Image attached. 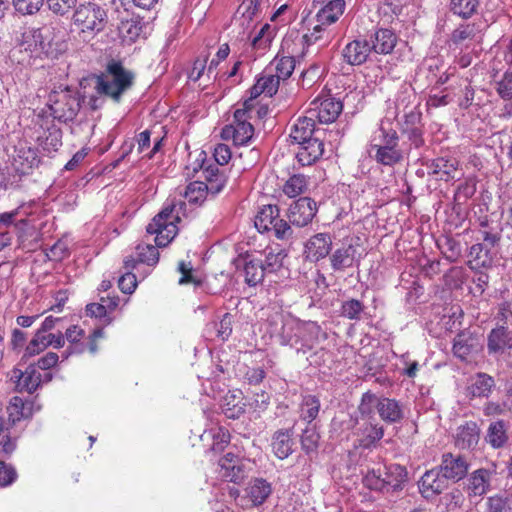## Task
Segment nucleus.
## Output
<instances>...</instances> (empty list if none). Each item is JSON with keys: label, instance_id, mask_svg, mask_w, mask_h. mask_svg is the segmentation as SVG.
I'll return each mask as SVG.
<instances>
[{"label": "nucleus", "instance_id": "obj_1", "mask_svg": "<svg viewBox=\"0 0 512 512\" xmlns=\"http://www.w3.org/2000/svg\"><path fill=\"white\" fill-rule=\"evenodd\" d=\"M186 206L182 200H167L163 209L147 225L146 231L155 234V243L158 247L167 246L177 235L176 223L180 221V213Z\"/></svg>", "mask_w": 512, "mask_h": 512}, {"label": "nucleus", "instance_id": "obj_2", "mask_svg": "<svg viewBox=\"0 0 512 512\" xmlns=\"http://www.w3.org/2000/svg\"><path fill=\"white\" fill-rule=\"evenodd\" d=\"M374 408L380 419L386 424L401 423L406 417L403 403L394 398L378 397L376 394L368 391L362 395L358 412L361 415H374Z\"/></svg>", "mask_w": 512, "mask_h": 512}, {"label": "nucleus", "instance_id": "obj_3", "mask_svg": "<svg viewBox=\"0 0 512 512\" xmlns=\"http://www.w3.org/2000/svg\"><path fill=\"white\" fill-rule=\"evenodd\" d=\"M133 74L124 69L120 61L110 60L106 66V74L96 77V90L99 94L110 96L119 101L122 94L131 87Z\"/></svg>", "mask_w": 512, "mask_h": 512}, {"label": "nucleus", "instance_id": "obj_4", "mask_svg": "<svg viewBox=\"0 0 512 512\" xmlns=\"http://www.w3.org/2000/svg\"><path fill=\"white\" fill-rule=\"evenodd\" d=\"M204 181L190 183L185 191V197L190 203L201 204L207 195L220 193L226 185L227 177L216 165H210L204 169Z\"/></svg>", "mask_w": 512, "mask_h": 512}, {"label": "nucleus", "instance_id": "obj_5", "mask_svg": "<svg viewBox=\"0 0 512 512\" xmlns=\"http://www.w3.org/2000/svg\"><path fill=\"white\" fill-rule=\"evenodd\" d=\"M48 106L54 119L67 123L74 120L81 108V97L75 90L65 87L49 95Z\"/></svg>", "mask_w": 512, "mask_h": 512}, {"label": "nucleus", "instance_id": "obj_6", "mask_svg": "<svg viewBox=\"0 0 512 512\" xmlns=\"http://www.w3.org/2000/svg\"><path fill=\"white\" fill-rule=\"evenodd\" d=\"M19 44L25 51L37 55L43 53L51 58H57L67 50L63 34H22Z\"/></svg>", "mask_w": 512, "mask_h": 512}, {"label": "nucleus", "instance_id": "obj_7", "mask_svg": "<svg viewBox=\"0 0 512 512\" xmlns=\"http://www.w3.org/2000/svg\"><path fill=\"white\" fill-rule=\"evenodd\" d=\"M255 227L261 233L271 232L279 240H290L293 229L290 224L279 217V208L276 205H265L255 217Z\"/></svg>", "mask_w": 512, "mask_h": 512}, {"label": "nucleus", "instance_id": "obj_8", "mask_svg": "<svg viewBox=\"0 0 512 512\" xmlns=\"http://www.w3.org/2000/svg\"><path fill=\"white\" fill-rule=\"evenodd\" d=\"M106 20V11L95 3L79 5L72 16L73 24L81 32H101L105 28Z\"/></svg>", "mask_w": 512, "mask_h": 512}, {"label": "nucleus", "instance_id": "obj_9", "mask_svg": "<svg viewBox=\"0 0 512 512\" xmlns=\"http://www.w3.org/2000/svg\"><path fill=\"white\" fill-rule=\"evenodd\" d=\"M487 352L512 368V331L503 325L493 328L487 335Z\"/></svg>", "mask_w": 512, "mask_h": 512}, {"label": "nucleus", "instance_id": "obj_10", "mask_svg": "<svg viewBox=\"0 0 512 512\" xmlns=\"http://www.w3.org/2000/svg\"><path fill=\"white\" fill-rule=\"evenodd\" d=\"M261 19V9L253 0H243L235 13L234 25L242 32H269L270 24H261Z\"/></svg>", "mask_w": 512, "mask_h": 512}, {"label": "nucleus", "instance_id": "obj_11", "mask_svg": "<svg viewBox=\"0 0 512 512\" xmlns=\"http://www.w3.org/2000/svg\"><path fill=\"white\" fill-rule=\"evenodd\" d=\"M355 436L358 447L372 449L384 436V427L379 424L374 415H361L355 422Z\"/></svg>", "mask_w": 512, "mask_h": 512}, {"label": "nucleus", "instance_id": "obj_12", "mask_svg": "<svg viewBox=\"0 0 512 512\" xmlns=\"http://www.w3.org/2000/svg\"><path fill=\"white\" fill-rule=\"evenodd\" d=\"M450 481L437 467L426 471L418 482L419 492L425 499H432L448 489Z\"/></svg>", "mask_w": 512, "mask_h": 512}, {"label": "nucleus", "instance_id": "obj_13", "mask_svg": "<svg viewBox=\"0 0 512 512\" xmlns=\"http://www.w3.org/2000/svg\"><path fill=\"white\" fill-rule=\"evenodd\" d=\"M424 166L428 169L429 175H433L437 180L445 182L455 179L459 173V161L449 155L426 160Z\"/></svg>", "mask_w": 512, "mask_h": 512}, {"label": "nucleus", "instance_id": "obj_14", "mask_svg": "<svg viewBox=\"0 0 512 512\" xmlns=\"http://www.w3.org/2000/svg\"><path fill=\"white\" fill-rule=\"evenodd\" d=\"M342 109L341 101L333 97H324L312 101L308 113L313 119L317 118L320 123H332L338 118Z\"/></svg>", "mask_w": 512, "mask_h": 512}, {"label": "nucleus", "instance_id": "obj_15", "mask_svg": "<svg viewBox=\"0 0 512 512\" xmlns=\"http://www.w3.org/2000/svg\"><path fill=\"white\" fill-rule=\"evenodd\" d=\"M10 380L15 384L17 392L34 393L42 382L41 373L36 369L35 364H29L27 368L22 371L21 369L14 368L9 373Z\"/></svg>", "mask_w": 512, "mask_h": 512}, {"label": "nucleus", "instance_id": "obj_16", "mask_svg": "<svg viewBox=\"0 0 512 512\" xmlns=\"http://www.w3.org/2000/svg\"><path fill=\"white\" fill-rule=\"evenodd\" d=\"M317 213L316 202L310 197H301L288 209L289 222L297 227L307 226Z\"/></svg>", "mask_w": 512, "mask_h": 512}, {"label": "nucleus", "instance_id": "obj_17", "mask_svg": "<svg viewBox=\"0 0 512 512\" xmlns=\"http://www.w3.org/2000/svg\"><path fill=\"white\" fill-rule=\"evenodd\" d=\"M332 250V237L329 233H317L310 237L304 246L307 261L317 263L330 255Z\"/></svg>", "mask_w": 512, "mask_h": 512}, {"label": "nucleus", "instance_id": "obj_18", "mask_svg": "<svg viewBox=\"0 0 512 512\" xmlns=\"http://www.w3.org/2000/svg\"><path fill=\"white\" fill-rule=\"evenodd\" d=\"M468 467L469 464L464 456L445 453L442 455L441 464L437 468L449 481L457 482L466 476Z\"/></svg>", "mask_w": 512, "mask_h": 512}, {"label": "nucleus", "instance_id": "obj_19", "mask_svg": "<svg viewBox=\"0 0 512 512\" xmlns=\"http://www.w3.org/2000/svg\"><path fill=\"white\" fill-rule=\"evenodd\" d=\"M331 268L334 272H343L358 265L357 248L352 244H342L329 256Z\"/></svg>", "mask_w": 512, "mask_h": 512}, {"label": "nucleus", "instance_id": "obj_20", "mask_svg": "<svg viewBox=\"0 0 512 512\" xmlns=\"http://www.w3.org/2000/svg\"><path fill=\"white\" fill-rule=\"evenodd\" d=\"M18 248L24 251H34L38 247L39 235L34 224L27 218L18 220L15 223Z\"/></svg>", "mask_w": 512, "mask_h": 512}, {"label": "nucleus", "instance_id": "obj_21", "mask_svg": "<svg viewBox=\"0 0 512 512\" xmlns=\"http://www.w3.org/2000/svg\"><path fill=\"white\" fill-rule=\"evenodd\" d=\"M479 338L469 330L459 332L453 341V354L460 360H466L472 353L479 350Z\"/></svg>", "mask_w": 512, "mask_h": 512}, {"label": "nucleus", "instance_id": "obj_22", "mask_svg": "<svg viewBox=\"0 0 512 512\" xmlns=\"http://www.w3.org/2000/svg\"><path fill=\"white\" fill-rule=\"evenodd\" d=\"M324 153V143L316 135L312 139L301 143L296 158L302 166H309L319 160Z\"/></svg>", "mask_w": 512, "mask_h": 512}, {"label": "nucleus", "instance_id": "obj_23", "mask_svg": "<svg viewBox=\"0 0 512 512\" xmlns=\"http://www.w3.org/2000/svg\"><path fill=\"white\" fill-rule=\"evenodd\" d=\"M372 46L366 38H358L346 45L343 50L345 60L351 65H360L367 60Z\"/></svg>", "mask_w": 512, "mask_h": 512}, {"label": "nucleus", "instance_id": "obj_24", "mask_svg": "<svg viewBox=\"0 0 512 512\" xmlns=\"http://www.w3.org/2000/svg\"><path fill=\"white\" fill-rule=\"evenodd\" d=\"M316 135L314 119L311 116H305L297 119L291 128L289 138L291 143L301 145Z\"/></svg>", "mask_w": 512, "mask_h": 512}, {"label": "nucleus", "instance_id": "obj_25", "mask_svg": "<svg viewBox=\"0 0 512 512\" xmlns=\"http://www.w3.org/2000/svg\"><path fill=\"white\" fill-rule=\"evenodd\" d=\"M272 449L277 458L283 460L289 457L294 451V440L292 429L277 430L272 437Z\"/></svg>", "mask_w": 512, "mask_h": 512}, {"label": "nucleus", "instance_id": "obj_26", "mask_svg": "<svg viewBox=\"0 0 512 512\" xmlns=\"http://www.w3.org/2000/svg\"><path fill=\"white\" fill-rule=\"evenodd\" d=\"M406 478L407 471L399 464L385 466L382 470V479L387 486V493L402 490Z\"/></svg>", "mask_w": 512, "mask_h": 512}, {"label": "nucleus", "instance_id": "obj_27", "mask_svg": "<svg viewBox=\"0 0 512 512\" xmlns=\"http://www.w3.org/2000/svg\"><path fill=\"white\" fill-rule=\"evenodd\" d=\"M254 134V127L249 122H241L237 124L227 125L223 128L222 135L224 138H232L234 144H247Z\"/></svg>", "mask_w": 512, "mask_h": 512}, {"label": "nucleus", "instance_id": "obj_28", "mask_svg": "<svg viewBox=\"0 0 512 512\" xmlns=\"http://www.w3.org/2000/svg\"><path fill=\"white\" fill-rule=\"evenodd\" d=\"M344 8L345 2H339V0L329 1L328 4L317 13V21L319 24L315 26L314 32H320L322 25L335 23L343 14Z\"/></svg>", "mask_w": 512, "mask_h": 512}, {"label": "nucleus", "instance_id": "obj_29", "mask_svg": "<svg viewBox=\"0 0 512 512\" xmlns=\"http://www.w3.org/2000/svg\"><path fill=\"white\" fill-rule=\"evenodd\" d=\"M302 339L300 334L296 332V319H286L280 331V341L282 345L290 346L296 352L304 354V347H302Z\"/></svg>", "mask_w": 512, "mask_h": 512}, {"label": "nucleus", "instance_id": "obj_30", "mask_svg": "<svg viewBox=\"0 0 512 512\" xmlns=\"http://www.w3.org/2000/svg\"><path fill=\"white\" fill-rule=\"evenodd\" d=\"M247 495L253 505L263 504L272 493L271 484L263 478H255L249 482L246 488Z\"/></svg>", "mask_w": 512, "mask_h": 512}, {"label": "nucleus", "instance_id": "obj_31", "mask_svg": "<svg viewBox=\"0 0 512 512\" xmlns=\"http://www.w3.org/2000/svg\"><path fill=\"white\" fill-rule=\"evenodd\" d=\"M508 422L502 419L491 422L487 434L486 441L494 448H502L508 441Z\"/></svg>", "mask_w": 512, "mask_h": 512}, {"label": "nucleus", "instance_id": "obj_32", "mask_svg": "<svg viewBox=\"0 0 512 512\" xmlns=\"http://www.w3.org/2000/svg\"><path fill=\"white\" fill-rule=\"evenodd\" d=\"M296 332L300 334L304 354H306L314 347L315 343H317L320 327L316 323L301 322L296 319Z\"/></svg>", "mask_w": 512, "mask_h": 512}, {"label": "nucleus", "instance_id": "obj_33", "mask_svg": "<svg viewBox=\"0 0 512 512\" xmlns=\"http://www.w3.org/2000/svg\"><path fill=\"white\" fill-rule=\"evenodd\" d=\"M84 334V330L77 325L67 328L64 339L70 342V346L62 354L64 359H67L71 354H81L86 351V344L81 342Z\"/></svg>", "mask_w": 512, "mask_h": 512}, {"label": "nucleus", "instance_id": "obj_34", "mask_svg": "<svg viewBox=\"0 0 512 512\" xmlns=\"http://www.w3.org/2000/svg\"><path fill=\"white\" fill-rule=\"evenodd\" d=\"M17 170L23 174L29 172V170L37 167L40 163L37 150L31 147H20L17 150V155L14 159Z\"/></svg>", "mask_w": 512, "mask_h": 512}, {"label": "nucleus", "instance_id": "obj_35", "mask_svg": "<svg viewBox=\"0 0 512 512\" xmlns=\"http://www.w3.org/2000/svg\"><path fill=\"white\" fill-rule=\"evenodd\" d=\"M491 473L486 469H478L474 471L468 481L469 495L483 496L487 493L490 486Z\"/></svg>", "mask_w": 512, "mask_h": 512}, {"label": "nucleus", "instance_id": "obj_36", "mask_svg": "<svg viewBox=\"0 0 512 512\" xmlns=\"http://www.w3.org/2000/svg\"><path fill=\"white\" fill-rule=\"evenodd\" d=\"M8 411L13 423L30 418L33 415V402L14 396L10 400Z\"/></svg>", "mask_w": 512, "mask_h": 512}, {"label": "nucleus", "instance_id": "obj_37", "mask_svg": "<svg viewBox=\"0 0 512 512\" xmlns=\"http://www.w3.org/2000/svg\"><path fill=\"white\" fill-rule=\"evenodd\" d=\"M479 441V428L475 422H467L459 427L456 443L462 449H469L477 445Z\"/></svg>", "mask_w": 512, "mask_h": 512}, {"label": "nucleus", "instance_id": "obj_38", "mask_svg": "<svg viewBox=\"0 0 512 512\" xmlns=\"http://www.w3.org/2000/svg\"><path fill=\"white\" fill-rule=\"evenodd\" d=\"M375 151L374 159L377 163L385 166H394L403 159V154L398 147H371L370 153Z\"/></svg>", "mask_w": 512, "mask_h": 512}, {"label": "nucleus", "instance_id": "obj_39", "mask_svg": "<svg viewBox=\"0 0 512 512\" xmlns=\"http://www.w3.org/2000/svg\"><path fill=\"white\" fill-rule=\"evenodd\" d=\"M320 408L321 403L316 395H304L300 404V419L311 424L318 417Z\"/></svg>", "mask_w": 512, "mask_h": 512}, {"label": "nucleus", "instance_id": "obj_40", "mask_svg": "<svg viewBox=\"0 0 512 512\" xmlns=\"http://www.w3.org/2000/svg\"><path fill=\"white\" fill-rule=\"evenodd\" d=\"M494 386L493 377L486 373H478L468 390L472 397H488Z\"/></svg>", "mask_w": 512, "mask_h": 512}, {"label": "nucleus", "instance_id": "obj_41", "mask_svg": "<svg viewBox=\"0 0 512 512\" xmlns=\"http://www.w3.org/2000/svg\"><path fill=\"white\" fill-rule=\"evenodd\" d=\"M245 282L249 286H256L261 283L267 274L262 266V260L259 259H248L245 260L244 265Z\"/></svg>", "mask_w": 512, "mask_h": 512}, {"label": "nucleus", "instance_id": "obj_42", "mask_svg": "<svg viewBox=\"0 0 512 512\" xmlns=\"http://www.w3.org/2000/svg\"><path fill=\"white\" fill-rule=\"evenodd\" d=\"M40 146L43 150L47 152H55L62 145V131L55 125L49 127L43 134V136L39 137Z\"/></svg>", "mask_w": 512, "mask_h": 512}, {"label": "nucleus", "instance_id": "obj_43", "mask_svg": "<svg viewBox=\"0 0 512 512\" xmlns=\"http://www.w3.org/2000/svg\"><path fill=\"white\" fill-rule=\"evenodd\" d=\"M372 50L378 54L390 53L397 42L396 34H370Z\"/></svg>", "mask_w": 512, "mask_h": 512}, {"label": "nucleus", "instance_id": "obj_44", "mask_svg": "<svg viewBox=\"0 0 512 512\" xmlns=\"http://www.w3.org/2000/svg\"><path fill=\"white\" fill-rule=\"evenodd\" d=\"M272 67H274L275 70V74H273L275 77L279 80H287L295 69L294 56H277L270 64V68Z\"/></svg>", "mask_w": 512, "mask_h": 512}, {"label": "nucleus", "instance_id": "obj_45", "mask_svg": "<svg viewBox=\"0 0 512 512\" xmlns=\"http://www.w3.org/2000/svg\"><path fill=\"white\" fill-rule=\"evenodd\" d=\"M399 137L397 132L392 129H385L381 126L376 132L372 139L371 147H398Z\"/></svg>", "mask_w": 512, "mask_h": 512}, {"label": "nucleus", "instance_id": "obj_46", "mask_svg": "<svg viewBox=\"0 0 512 512\" xmlns=\"http://www.w3.org/2000/svg\"><path fill=\"white\" fill-rule=\"evenodd\" d=\"M365 305L362 301L354 298L342 302L340 316L349 320L359 321L364 313Z\"/></svg>", "mask_w": 512, "mask_h": 512}, {"label": "nucleus", "instance_id": "obj_47", "mask_svg": "<svg viewBox=\"0 0 512 512\" xmlns=\"http://www.w3.org/2000/svg\"><path fill=\"white\" fill-rule=\"evenodd\" d=\"M478 5V0H450V10L464 19L471 17Z\"/></svg>", "mask_w": 512, "mask_h": 512}, {"label": "nucleus", "instance_id": "obj_48", "mask_svg": "<svg viewBox=\"0 0 512 512\" xmlns=\"http://www.w3.org/2000/svg\"><path fill=\"white\" fill-rule=\"evenodd\" d=\"M287 256L284 250L279 249L277 252L272 249L265 254V260L262 266L267 274L279 271L283 266V260Z\"/></svg>", "mask_w": 512, "mask_h": 512}, {"label": "nucleus", "instance_id": "obj_49", "mask_svg": "<svg viewBox=\"0 0 512 512\" xmlns=\"http://www.w3.org/2000/svg\"><path fill=\"white\" fill-rule=\"evenodd\" d=\"M307 188V179L304 175L296 174L291 176L283 187V192L290 198L302 194Z\"/></svg>", "mask_w": 512, "mask_h": 512}, {"label": "nucleus", "instance_id": "obj_50", "mask_svg": "<svg viewBox=\"0 0 512 512\" xmlns=\"http://www.w3.org/2000/svg\"><path fill=\"white\" fill-rule=\"evenodd\" d=\"M135 250L140 263L155 265L159 260V252L152 244H138Z\"/></svg>", "mask_w": 512, "mask_h": 512}, {"label": "nucleus", "instance_id": "obj_51", "mask_svg": "<svg viewBox=\"0 0 512 512\" xmlns=\"http://www.w3.org/2000/svg\"><path fill=\"white\" fill-rule=\"evenodd\" d=\"M319 439L320 436L314 427H306L300 438L302 450L306 454L315 452L318 448Z\"/></svg>", "mask_w": 512, "mask_h": 512}, {"label": "nucleus", "instance_id": "obj_52", "mask_svg": "<svg viewBox=\"0 0 512 512\" xmlns=\"http://www.w3.org/2000/svg\"><path fill=\"white\" fill-rule=\"evenodd\" d=\"M364 485L370 490L387 493V486L382 479V469H372L367 472L363 478Z\"/></svg>", "mask_w": 512, "mask_h": 512}, {"label": "nucleus", "instance_id": "obj_53", "mask_svg": "<svg viewBox=\"0 0 512 512\" xmlns=\"http://www.w3.org/2000/svg\"><path fill=\"white\" fill-rule=\"evenodd\" d=\"M470 257L476 262V265L487 267L491 265L492 257L489 248L481 243H476L471 246Z\"/></svg>", "mask_w": 512, "mask_h": 512}, {"label": "nucleus", "instance_id": "obj_54", "mask_svg": "<svg viewBox=\"0 0 512 512\" xmlns=\"http://www.w3.org/2000/svg\"><path fill=\"white\" fill-rule=\"evenodd\" d=\"M498 95L505 101H512V71H506L495 87Z\"/></svg>", "mask_w": 512, "mask_h": 512}, {"label": "nucleus", "instance_id": "obj_55", "mask_svg": "<svg viewBox=\"0 0 512 512\" xmlns=\"http://www.w3.org/2000/svg\"><path fill=\"white\" fill-rule=\"evenodd\" d=\"M225 481L232 482L234 484H241L247 477L246 465L243 462H239L235 467L230 468L225 473L220 475Z\"/></svg>", "mask_w": 512, "mask_h": 512}, {"label": "nucleus", "instance_id": "obj_56", "mask_svg": "<svg viewBox=\"0 0 512 512\" xmlns=\"http://www.w3.org/2000/svg\"><path fill=\"white\" fill-rule=\"evenodd\" d=\"M45 334L41 331L37 330L33 336V338L30 340V342L27 344L25 348V352L23 355V358H28L35 356L39 354L40 352L45 350Z\"/></svg>", "mask_w": 512, "mask_h": 512}, {"label": "nucleus", "instance_id": "obj_57", "mask_svg": "<svg viewBox=\"0 0 512 512\" xmlns=\"http://www.w3.org/2000/svg\"><path fill=\"white\" fill-rule=\"evenodd\" d=\"M45 0H13V5L19 13L31 15L39 11Z\"/></svg>", "mask_w": 512, "mask_h": 512}, {"label": "nucleus", "instance_id": "obj_58", "mask_svg": "<svg viewBox=\"0 0 512 512\" xmlns=\"http://www.w3.org/2000/svg\"><path fill=\"white\" fill-rule=\"evenodd\" d=\"M442 249L445 258L450 262H456L461 255L460 242L451 237L445 238Z\"/></svg>", "mask_w": 512, "mask_h": 512}, {"label": "nucleus", "instance_id": "obj_59", "mask_svg": "<svg viewBox=\"0 0 512 512\" xmlns=\"http://www.w3.org/2000/svg\"><path fill=\"white\" fill-rule=\"evenodd\" d=\"M178 271L182 274L179 279L180 285L194 284L195 286H199L201 284V280L193 275V268L190 262L186 263L185 261H180L178 263Z\"/></svg>", "mask_w": 512, "mask_h": 512}, {"label": "nucleus", "instance_id": "obj_60", "mask_svg": "<svg viewBox=\"0 0 512 512\" xmlns=\"http://www.w3.org/2000/svg\"><path fill=\"white\" fill-rule=\"evenodd\" d=\"M233 316L230 313H225L219 323L215 324L217 336L222 341L228 340L232 334Z\"/></svg>", "mask_w": 512, "mask_h": 512}, {"label": "nucleus", "instance_id": "obj_61", "mask_svg": "<svg viewBox=\"0 0 512 512\" xmlns=\"http://www.w3.org/2000/svg\"><path fill=\"white\" fill-rule=\"evenodd\" d=\"M46 4L54 14L63 16L76 6L77 0H46Z\"/></svg>", "mask_w": 512, "mask_h": 512}, {"label": "nucleus", "instance_id": "obj_62", "mask_svg": "<svg viewBox=\"0 0 512 512\" xmlns=\"http://www.w3.org/2000/svg\"><path fill=\"white\" fill-rule=\"evenodd\" d=\"M475 192L476 182L472 179H469L458 186L454 197L458 202H466L468 199L473 197Z\"/></svg>", "mask_w": 512, "mask_h": 512}, {"label": "nucleus", "instance_id": "obj_63", "mask_svg": "<svg viewBox=\"0 0 512 512\" xmlns=\"http://www.w3.org/2000/svg\"><path fill=\"white\" fill-rule=\"evenodd\" d=\"M17 472L11 464L0 460V486L7 487L17 479Z\"/></svg>", "mask_w": 512, "mask_h": 512}, {"label": "nucleus", "instance_id": "obj_64", "mask_svg": "<svg viewBox=\"0 0 512 512\" xmlns=\"http://www.w3.org/2000/svg\"><path fill=\"white\" fill-rule=\"evenodd\" d=\"M264 93L270 97L277 93L280 80L273 74L263 75L258 79Z\"/></svg>", "mask_w": 512, "mask_h": 512}]
</instances>
